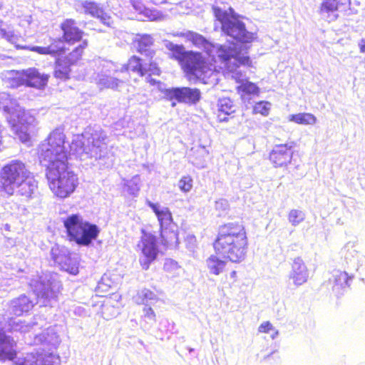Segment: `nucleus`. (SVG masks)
Returning a JSON list of instances; mask_svg holds the SVG:
<instances>
[{
	"label": "nucleus",
	"mask_w": 365,
	"mask_h": 365,
	"mask_svg": "<svg viewBox=\"0 0 365 365\" xmlns=\"http://www.w3.org/2000/svg\"><path fill=\"white\" fill-rule=\"evenodd\" d=\"M41 164L46 168L50 189L60 198L68 197L78 185V178L67 166L65 135L60 129L50 133L39 147Z\"/></svg>",
	"instance_id": "1"
},
{
	"label": "nucleus",
	"mask_w": 365,
	"mask_h": 365,
	"mask_svg": "<svg viewBox=\"0 0 365 365\" xmlns=\"http://www.w3.org/2000/svg\"><path fill=\"white\" fill-rule=\"evenodd\" d=\"M247 245L248 242L244 227L235 223H229L221 227L214 243L217 255H222L235 263L245 259Z\"/></svg>",
	"instance_id": "2"
},
{
	"label": "nucleus",
	"mask_w": 365,
	"mask_h": 365,
	"mask_svg": "<svg viewBox=\"0 0 365 365\" xmlns=\"http://www.w3.org/2000/svg\"><path fill=\"white\" fill-rule=\"evenodd\" d=\"M106 139V134L101 128L88 127L81 135L73 137L70 145V154L81 160L105 158L107 154Z\"/></svg>",
	"instance_id": "3"
},
{
	"label": "nucleus",
	"mask_w": 365,
	"mask_h": 365,
	"mask_svg": "<svg viewBox=\"0 0 365 365\" xmlns=\"http://www.w3.org/2000/svg\"><path fill=\"white\" fill-rule=\"evenodd\" d=\"M213 11L226 35L241 43H250L255 38V34L246 29L245 24L232 8L227 11L215 6Z\"/></svg>",
	"instance_id": "4"
},
{
	"label": "nucleus",
	"mask_w": 365,
	"mask_h": 365,
	"mask_svg": "<svg viewBox=\"0 0 365 365\" xmlns=\"http://www.w3.org/2000/svg\"><path fill=\"white\" fill-rule=\"evenodd\" d=\"M68 237L71 241H75L78 245L87 246L95 240L99 233L96 225L89 223L77 214L68 216L63 220Z\"/></svg>",
	"instance_id": "5"
},
{
	"label": "nucleus",
	"mask_w": 365,
	"mask_h": 365,
	"mask_svg": "<svg viewBox=\"0 0 365 365\" xmlns=\"http://www.w3.org/2000/svg\"><path fill=\"white\" fill-rule=\"evenodd\" d=\"M188 70L186 73L195 76L205 84L215 86L220 80L221 73L216 66L207 63L200 53L198 56H191L188 58Z\"/></svg>",
	"instance_id": "6"
},
{
	"label": "nucleus",
	"mask_w": 365,
	"mask_h": 365,
	"mask_svg": "<svg viewBox=\"0 0 365 365\" xmlns=\"http://www.w3.org/2000/svg\"><path fill=\"white\" fill-rule=\"evenodd\" d=\"M30 175L20 160H12L4 165L0 173V187L9 195L15 192L16 185Z\"/></svg>",
	"instance_id": "7"
},
{
	"label": "nucleus",
	"mask_w": 365,
	"mask_h": 365,
	"mask_svg": "<svg viewBox=\"0 0 365 365\" xmlns=\"http://www.w3.org/2000/svg\"><path fill=\"white\" fill-rule=\"evenodd\" d=\"M226 56L219 57L226 68V74L237 83L243 81L245 76L238 69L240 65H249V56L242 53L237 45H230L225 51Z\"/></svg>",
	"instance_id": "8"
},
{
	"label": "nucleus",
	"mask_w": 365,
	"mask_h": 365,
	"mask_svg": "<svg viewBox=\"0 0 365 365\" xmlns=\"http://www.w3.org/2000/svg\"><path fill=\"white\" fill-rule=\"evenodd\" d=\"M61 287V284L56 274H52L49 277L46 275L44 277H41L40 282L36 287L38 302L42 306L52 307L57 300Z\"/></svg>",
	"instance_id": "9"
},
{
	"label": "nucleus",
	"mask_w": 365,
	"mask_h": 365,
	"mask_svg": "<svg viewBox=\"0 0 365 365\" xmlns=\"http://www.w3.org/2000/svg\"><path fill=\"white\" fill-rule=\"evenodd\" d=\"M102 66L101 72L98 73L95 78L96 84L101 89H116L123 83L125 80H127L126 76H120L118 70L114 68L113 63L103 61Z\"/></svg>",
	"instance_id": "10"
},
{
	"label": "nucleus",
	"mask_w": 365,
	"mask_h": 365,
	"mask_svg": "<svg viewBox=\"0 0 365 365\" xmlns=\"http://www.w3.org/2000/svg\"><path fill=\"white\" fill-rule=\"evenodd\" d=\"M51 257L61 269L73 275L78 273V257L76 255L72 256L66 247L55 245L51 250Z\"/></svg>",
	"instance_id": "11"
},
{
	"label": "nucleus",
	"mask_w": 365,
	"mask_h": 365,
	"mask_svg": "<svg viewBox=\"0 0 365 365\" xmlns=\"http://www.w3.org/2000/svg\"><path fill=\"white\" fill-rule=\"evenodd\" d=\"M178 36H185L188 41H191L197 47L203 49L208 56L215 57H224L226 56L225 51L229 46L215 45L208 41L202 35L187 31L186 33H178L174 34Z\"/></svg>",
	"instance_id": "12"
},
{
	"label": "nucleus",
	"mask_w": 365,
	"mask_h": 365,
	"mask_svg": "<svg viewBox=\"0 0 365 365\" xmlns=\"http://www.w3.org/2000/svg\"><path fill=\"white\" fill-rule=\"evenodd\" d=\"M164 94V98L172 101L171 106L175 107L176 100L178 102L185 103H196L200 99L201 93L197 88H191L188 87L168 88L162 90Z\"/></svg>",
	"instance_id": "13"
},
{
	"label": "nucleus",
	"mask_w": 365,
	"mask_h": 365,
	"mask_svg": "<svg viewBox=\"0 0 365 365\" xmlns=\"http://www.w3.org/2000/svg\"><path fill=\"white\" fill-rule=\"evenodd\" d=\"M25 342L29 345H43L50 350L56 349L61 339L56 327H50L41 333L29 334L25 338Z\"/></svg>",
	"instance_id": "14"
},
{
	"label": "nucleus",
	"mask_w": 365,
	"mask_h": 365,
	"mask_svg": "<svg viewBox=\"0 0 365 365\" xmlns=\"http://www.w3.org/2000/svg\"><path fill=\"white\" fill-rule=\"evenodd\" d=\"M138 247L142 252V256L140 257V265L143 269L147 270L158 253L156 237L151 234H144Z\"/></svg>",
	"instance_id": "15"
},
{
	"label": "nucleus",
	"mask_w": 365,
	"mask_h": 365,
	"mask_svg": "<svg viewBox=\"0 0 365 365\" xmlns=\"http://www.w3.org/2000/svg\"><path fill=\"white\" fill-rule=\"evenodd\" d=\"M76 9L77 11L99 19L102 24L108 26H110L113 23L111 17L105 11L103 6L95 1H79L76 4Z\"/></svg>",
	"instance_id": "16"
},
{
	"label": "nucleus",
	"mask_w": 365,
	"mask_h": 365,
	"mask_svg": "<svg viewBox=\"0 0 365 365\" xmlns=\"http://www.w3.org/2000/svg\"><path fill=\"white\" fill-rule=\"evenodd\" d=\"M0 109L3 110L7 121L13 125L22 116L23 113L17 101L6 93H0Z\"/></svg>",
	"instance_id": "17"
},
{
	"label": "nucleus",
	"mask_w": 365,
	"mask_h": 365,
	"mask_svg": "<svg viewBox=\"0 0 365 365\" xmlns=\"http://www.w3.org/2000/svg\"><path fill=\"white\" fill-rule=\"evenodd\" d=\"M293 143L274 146L269 153V160L274 167H284L289 164L293 155Z\"/></svg>",
	"instance_id": "18"
},
{
	"label": "nucleus",
	"mask_w": 365,
	"mask_h": 365,
	"mask_svg": "<svg viewBox=\"0 0 365 365\" xmlns=\"http://www.w3.org/2000/svg\"><path fill=\"white\" fill-rule=\"evenodd\" d=\"M16 363V365H60V359L52 352L38 357L28 354L24 358H19Z\"/></svg>",
	"instance_id": "19"
},
{
	"label": "nucleus",
	"mask_w": 365,
	"mask_h": 365,
	"mask_svg": "<svg viewBox=\"0 0 365 365\" xmlns=\"http://www.w3.org/2000/svg\"><path fill=\"white\" fill-rule=\"evenodd\" d=\"M308 277V269L302 259L300 257L294 258L289 274V279L292 280L293 284L296 287H299L304 284L307 281Z\"/></svg>",
	"instance_id": "20"
},
{
	"label": "nucleus",
	"mask_w": 365,
	"mask_h": 365,
	"mask_svg": "<svg viewBox=\"0 0 365 365\" xmlns=\"http://www.w3.org/2000/svg\"><path fill=\"white\" fill-rule=\"evenodd\" d=\"M20 110L22 111V116L19 118V120L16 121L15 125L8 122L11 125L12 130L19 135V139L22 142H26L29 139L28 134V126L31 125L34 118L29 113H26L25 110L20 106Z\"/></svg>",
	"instance_id": "21"
},
{
	"label": "nucleus",
	"mask_w": 365,
	"mask_h": 365,
	"mask_svg": "<svg viewBox=\"0 0 365 365\" xmlns=\"http://www.w3.org/2000/svg\"><path fill=\"white\" fill-rule=\"evenodd\" d=\"M165 47L171 53L172 56L181 63L182 68L185 72L188 70L187 61L191 56H198L200 53L187 52L182 45L175 44L173 42L165 40L163 41Z\"/></svg>",
	"instance_id": "22"
},
{
	"label": "nucleus",
	"mask_w": 365,
	"mask_h": 365,
	"mask_svg": "<svg viewBox=\"0 0 365 365\" xmlns=\"http://www.w3.org/2000/svg\"><path fill=\"white\" fill-rule=\"evenodd\" d=\"M63 32V38L65 42L69 44H74L80 41L83 35V31L76 26V23L73 19L65 20L61 26Z\"/></svg>",
	"instance_id": "23"
},
{
	"label": "nucleus",
	"mask_w": 365,
	"mask_h": 365,
	"mask_svg": "<svg viewBox=\"0 0 365 365\" xmlns=\"http://www.w3.org/2000/svg\"><path fill=\"white\" fill-rule=\"evenodd\" d=\"M15 191L27 200L33 199L38 195L37 182L29 175L22 182L16 185Z\"/></svg>",
	"instance_id": "24"
},
{
	"label": "nucleus",
	"mask_w": 365,
	"mask_h": 365,
	"mask_svg": "<svg viewBox=\"0 0 365 365\" xmlns=\"http://www.w3.org/2000/svg\"><path fill=\"white\" fill-rule=\"evenodd\" d=\"M24 85L36 88H43L48 82V76L41 73L36 68L24 70Z\"/></svg>",
	"instance_id": "25"
},
{
	"label": "nucleus",
	"mask_w": 365,
	"mask_h": 365,
	"mask_svg": "<svg viewBox=\"0 0 365 365\" xmlns=\"http://www.w3.org/2000/svg\"><path fill=\"white\" fill-rule=\"evenodd\" d=\"M45 321L41 317H34L32 322L28 323L20 319H14L10 324L11 329L15 331L21 333L36 332L38 329H41L45 325Z\"/></svg>",
	"instance_id": "26"
},
{
	"label": "nucleus",
	"mask_w": 365,
	"mask_h": 365,
	"mask_svg": "<svg viewBox=\"0 0 365 365\" xmlns=\"http://www.w3.org/2000/svg\"><path fill=\"white\" fill-rule=\"evenodd\" d=\"M15 345L14 339L6 336L4 330L0 329V359H14L16 354Z\"/></svg>",
	"instance_id": "27"
},
{
	"label": "nucleus",
	"mask_w": 365,
	"mask_h": 365,
	"mask_svg": "<svg viewBox=\"0 0 365 365\" xmlns=\"http://www.w3.org/2000/svg\"><path fill=\"white\" fill-rule=\"evenodd\" d=\"M147 204L157 216L162 231L166 230L173 221L170 210L166 207H162L158 203H153L150 201H147Z\"/></svg>",
	"instance_id": "28"
},
{
	"label": "nucleus",
	"mask_w": 365,
	"mask_h": 365,
	"mask_svg": "<svg viewBox=\"0 0 365 365\" xmlns=\"http://www.w3.org/2000/svg\"><path fill=\"white\" fill-rule=\"evenodd\" d=\"M34 307V303L26 295L13 299L10 304V312L14 315L20 316L27 312Z\"/></svg>",
	"instance_id": "29"
},
{
	"label": "nucleus",
	"mask_w": 365,
	"mask_h": 365,
	"mask_svg": "<svg viewBox=\"0 0 365 365\" xmlns=\"http://www.w3.org/2000/svg\"><path fill=\"white\" fill-rule=\"evenodd\" d=\"M2 80L7 87L16 88L24 85V74L22 71H7L1 73Z\"/></svg>",
	"instance_id": "30"
},
{
	"label": "nucleus",
	"mask_w": 365,
	"mask_h": 365,
	"mask_svg": "<svg viewBox=\"0 0 365 365\" xmlns=\"http://www.w3.org/2000/svg\"><path fill=\"white\" fill-rule=\"evenodd\" d=\"M135 41L138 43L137 48L138 52L144 53L147 57L152 58L154 55V51L151 49L153 43V38L150 35L142 34L137 35Z\"/></svg>",
	"instance_id": "31"
},
{
	"label": "nucleus",
	"mask_w": 365,
	"mask_h": 365,
	"mask_svg": "<svg viewBox=\"0 0 365 365\" xmlns=\"http://www.w3.org/2000/svg\"><path fill=\"white\" fill-rule=\"evenodd\" d=\"M29 48L40 54H50L53 56L61 54L65 51L64 43L61 39L55 40L47 47L31 46Z\"/></svg>",
	"instance_id": "32"
},
{
	"label": "nucleus",
	"mask_w": 365,
	"mask_h": 365,
	"mask_svg": "<svg viewBox=\"0 0 365 365\" xmlns=\"http://www.w3.org/2000/svg\"><path fill=\"white\" fill-rule=\"evenodd\" d=\"M337 0H324L320 7V14L329 21H335L338 18Z\"/></svg>",
	"instance_id": "33"
},
{
	"label": "nucleus",
	"mask_w": 365,
	"mask_h": 365,
	"mask_svg": "<svg viewBox=\"0 0 365 365\" xmlns=\"http://www.w3.org/2000/svg\"><path fill=\"white\" fill-rule=\"evenodd\" d=\"M132 71L139 73L140 76L145 75V71H147V62L136 56H133L128 61L127 65L122 66L120 73H124L125 71Z\"/></svg>",
	"instance_id": "34"
},
{
	"label": "nucleus",
	"mask_w": 365,
	"mask_h": 365,
	"mask_svg": "<svg viewBox=\"0 0 365 365\" xmlns=\"http://www.w3.org/2000/svg\"><path fill=\"white\" fill-rule=\"evenodd\" d=\"M227 262L220 259L217 255H212L206 260L207 267L212 274L219 275L222 273L227 265Z\"/></svg>",
	"instance_id": "35"
},
{
	"label": "nucleus",
	"mask_w": 365,
	"mask_h": 365,
	"mask_svg": "<svg viewBox=\"0 0 365 365\" xmlns=\"http://www.w3.org/2000/svg\"><path fill=\"white\" fill-rule=\"evenodd\" d=\"M219 114L218 118L220 121H227L226 117H222V115H231L235 112L236 106L233 101L229 98H222L218 101Z\"/></svg>",
	"instance_id": "36"
},
{
	"label": "nucleus",
	"mask_w": 365,
	"mask_h": 365,
	"mask_svg": "<svg viewBox=\"0 0 365 365\" xmlns=\"http://www.w3.org/2000/svg\"><path fill=\"white\" fill-rule=\"evenodd\" d=\"M158 299V297L153 292L145 288L140 290L135 298L138 304H145V307L154 304Z\"/></svg>",
	"instance_id": "37"
},
{
	"label": "nucleus",
	"mask_w": 365,
	"mask_h": 365,
	"mask_svg": "<svg viewBox=\"0 0 365 365\" xmlns=\"http://www.w3.org/2000/svg\"><path fill=\"white\" fill-rule=\"evenodd\" d=\"M288 120L302 125H314L317 120V118L309 113H300L289 115Z\"/></svg>",
	"instance_id": "38"
},
{
	"label": "nucleus",
	"mask_w": 365,
	"mask_h": 365,
	"mask_svg": "<svg viewBox=\"0 0 365 365\" xmlns=\"http://www.w3.org/2000/svg\"><path fill=\"white\" fill-rule=\"evenodd\" d=\"M305 218V212L298 209L290 210L287 215V220L294 227L298 226L300 223L304 221Z\"/></svg>",
	"instance_id": "39"
},
{
	"label": "nucleus",
	"mask_w": 365,
	"mask_h": 365,
	"mask_svg": "<svg viewBox=\"0 0 365 365\" xmlns=\"http://www.w3.org/2000/svg\"><path fill=\"white\" fill-rule=\"evenodd\" d=\"M88 42L83 40L81 43L73 49L67 56L66 61L70 64L76 63L81 57L83 50L87 47Z\"/></svg>",
	"instance_id": "40"
},
{
	"label": "nucleus",
	"mask_w": 365,
	"mask_h": 365,
	"mask_svg": "<svg viewBox=\"0 0 365 365\" xmlns=\"http://www.w3.org/2000/svg\"><path fill=\"white\" fill-rule=\"evenodd\" d=\"M68 62H63L58 61L56 62L55 70H54V76L56 78H59L61 80H66L68 78V75L71 71L69 66L67 65Z\"/></svg>",
	"instance_id": "41"
},
{
	"label": "nucleus",
	"mask_w": 365,
	"mask_h": 365,
	"mask_svg": "<svg viewBox=\"0 0 365 365\" xmlns=\"http://www.w3.org/2000/svg\"><path fill=\"white\" fill-rule=\"evenodd\" d=\"M123 185L126 187V191L133 195H137L140 190V179L138 175L133 176L130 180H123Z\"/></svg>",
	"instance_id": "42"
},
{
	"label": "nucleus",
	"mask_w": 365,
	"mask_h": 365,
	"mask_svg": "<svg viewBox=\"0 0 365 365\" xmlns=\"http://www.w3.org/2000/svg\"><path fill=\"white\" fill-rule=\"evenodd\" d=\"M334 286L344 288L346 287H349V282L351 279V277L348 276V274L346 272L336 271L334 274Z\"/></svg>",
	"instance_id": "43"
},
{
	"label": "nucleus",
	"mask_w": 365,
	"mask_h": 365,
	"mask_svg": "<svg viewBox=\"0 0 365 365\" xmlns=\"http://www.w3.org/2000/svg\"><path fill=\"white\" fill-rule=\"evenodd\" d=\"M1 35L6 38L9 42L12 44H14L17 48H25L24 46H21L19 43L21 41V38L18 36L14 31H4L1 29L0 31Z\"/></svg>",
	"instance_id": "44"
},
{
	"label": "nucleus",
	"mask_w": 365,
	"mask_h": 365,
	"mask_svg": "<svg viewBox=\"0 0 365 365\" xmlns=\"http://www.w3.org/2000/svg\"><path fill=\"white\" fill-rule=\"evenodd\" d=\"M178 187L184 192H189L192 187V180L190 176H183L178 182Z\"/></svg>",
	"instance_id": "45"
},
{
	"label": "nucleus",
	"mask_w": 365,
	"mask_h": 365,
	"mask_svg": "<svg viewBox=\"0 0 365 365\" xmlns=\"http://www.w3.org/2000/svg\"><path fill=\"white\" fill-rule=\"evenodd\" d=\"M143 318L145 319V321L150 324V325H153L155 322H156V319H155V314L153 311V309L150 307H145L143 308Z\"/></svg>",
	"instance_id": "46"
},
{
	"label": "nucleus",
	"mask_w": 365,
	"mask_h": 365,
	"mask_svg": "<svg viewBox=\"0 0 365 365\" xmlns=\"http://www.w3.org/2000/svg\"><path fill=\"white\" fill-rule=\"evenodd\" d=\"M240 88L247 94L257 95L259 93V88L255 83L249 81L242 83Z\"/></svg>",
	"instance_id": "47"
},
{
	"label": "nucleus",
	"mask_w": 365,
	"mask_h": 365,
	"mask_svg": "<svg viewBox=\"0 0 365 365\" xmlns=\"http://www.w3.org/2000/svg\"><path fill=\"white\" fill-rule=\"evenodd\" d=\"M270 108V103L268 102L261 101L255 105L254 111L263 115H267Z\"/></svg>",
	"instance_id": "48"
},
{
	"label": "nucleus",
	"mask_w": 365,
	"mask_h": 365,
	"mask_svg": "<svg viewBox=\"0 0 365 365\" xmlns=\"http://www.w3.org/2000/svg\"><path fill=\"white\" fill-rule=\"evenodd\" d=\"M160 73V70L158 67L157 64L150 60H149V63L147 62V71H145V75H155L159 76Z\"/></svg>",
	"instance_id": "49"
},
{
	"label": "nucleus",
	"mask_w": 365,
	"mask_h": 365,
	"mask_svg": "<svg viewBox=\"0 0 365 365\" xmlns=\"http://www.w3.org/2000/svg\"><path fill=\"white\" fill-rule=\"evenodd\" d=\"M258 329H259V331H260V332L268 333L269 331L274 330V328L273 327L272 324L270 322H266L262 323L259 327Z\"/></svg>",
	"instance_id": "50"
},
{
	"label": "nucleus",
	"mask_w": 365,
	"mask_h": 365,
	"mask_svg": "<svg viewBox=\"0 0 365 365\" xmlns=\"http://www.w3.org/2000/svg\"><path fill=\"white\" fill-rule=\"evenodd\" d=\"M228 202L225 199H220L215 202V207L217 210H226L228 208Z\"/></svg>",
	"instance_id": "51"
},
{
	"label": "nucleus",
	"mask_w": 365,
	"mask_h": 365,
	"mask_svg": "<svg viewBox=\"0 0 365 365\" xmlns=\"http://www.w3.org/2000/svg\"><path fill=\"white\" fill-rule=\"evenodd\" d=\"M130 3L132 4L133 8L136 11H138L139 12H142L144 10L145 6L140 0H130Z\"/></svg>",
	"instance_id": "52"
},
{
	"label": "nucleus",
	"mask_w": 365,
	"mask_h": 365,
	"mask_svg": "<svg viewBox=\"0 0 365 365\" xmlns=\"http://www.w3.org/2000/svg\"><path fill=\"white\" fill-rule=\"evenodd\" d=\"M151 76L152 75H148V76L146 77L147 82L150 83L151 85H155L156 83L158 84L159 88L161 90V83L157 81L156 79L152 78Z\"/></svg>",
	"instance_id": "53"
},
{
	"label": "nucleus",
	"mask_w": 365,
	"mask_h": 365,
	"mask_svg": "<svg viewBox=\"0 0 365 365\" xmlns=\"http://www.w3.org/2000/svg\"><path fill=\"white\" fill-rule=\"evenodd\" d=\"M360 50L361 52L364 53L365 52V41L364 39H361L359 43Z\"/></svg>",
	"instance_id": "54"
},
{
	"label": "nucleus",
	"mask_w": 365,
	"mask_h": 365,
	"mask_svg": "<svg viewBox=\"0 0 365 365\" xmlns=\"http://www.w3.org/2000/svg\"><path fill=\"white\" fill-rule=\"evenodd\" d=\"M198 152L202 154V155H204L205 154H206L207 151L205 150V148L204 147L202 148H198Z\"/></svg>",
	"instance_id": "55"
},
{
	"label": "nucleus",
	"mask_w": 365,
	"mask_h": 365,
	"mask_svg": "<svg viewBox=\"0 0 365 365\" xmlns=\"http://www.w3.org/2000/svg\"><path fill=\"white\" fill-rule=\"evenodd\" d=\"M155 4H160L165 2V0H152Z\"/></svg>",
	"instance_id": "56"
},
{
	"label": "nucleus",
	"mask_w": 365,
	"mask_h": 365,
	"mask_svg": "<svg viewBox=\"0 0 365 365\" xmlns=\"http://www.w3.org/2000/svg\"><path fill=\"white\" fill-rule=\"evenodd\" d=\"M279 334V332L277 330H274V333L272 335V338L274 339H275Z\"/></svg>",
	"instance_id": "57"
},
{
	"label": "nucleus",
	"mask_w": 365,
	"mask_h": 365,
	"mask_svg": "<svg viewBox=\"0 0 365 365\" xmlns=\"http://www.w3.org/2000/svg\"><path fill=\"white\" fill-rule=\"evenodd\" d=\"M236 272L235 271H232L230 273V277L232 278V279H235L236 277Z\"/></svg>",
	"instance_id": "58"
},
{
	"label": "nucleus",
	"mask_w": 365,
	"mask_h": 365,
	"mask_svg": "<svg viewBox=\"0 0 365 365\" xmlns=\"http://www.w3.org/2000/svg\"><path fill=\"white\" fill-rule=\"evenodd\" d=\"M274 354V351L272 352L270 354L267 355L266 356H264V360H268V359H269V358L272 354Z\"/></svg>",
	"instance_id": "59"
},
{
	"label": "nucleus",
	"mask_w": 365,
	"mask_h": 365,
	"mask_svg": "<svg viewBox=\"0 0 365 365\" xmlns=\"http://www.w3.org/2000/svg\"><path fill=\"white\" fill-rule=\"evenodd\" d=\"M188 351L190 353L194 351V349L192 348H188Z\"/></svg>",
	"instance_id": "60"
}]
</instances>
